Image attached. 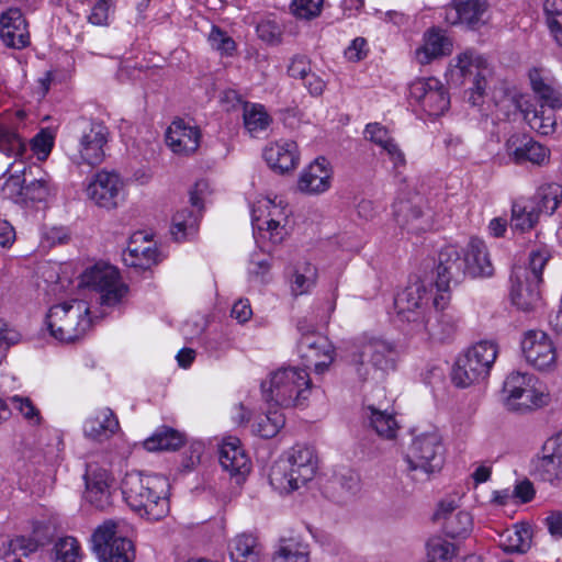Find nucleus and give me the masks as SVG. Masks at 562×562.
Masks as SVG:
<instances>
[{
    "mask_svg": "<svg viewBox=\"0 0 562 562\" xmlns=\"http://www.w3.org/2000/svg\"><path fill=\"white\" fill-rule=\"evenodd\" d=\"M396 346L380 336L363 334L355 339L347 362L360 382H379L395 369Z\"/></svg>",
    "mask_w": 562,
    "mask_h": 562,
    "instance_id": "f257e3e1",
    "label": "nucleus"
},
{
    "mask_svg": "<svg viewBox=\"0 0 562 562\" xmlns=\"http://www.w3.org/2000/svg\"><path fill=\"white\" fill-rule=\"evenodd\" d=\"M529 80L537 100L522 95L517 100V108L532 130L541 135H550L555 131L554 111L562 108V93L553 87L552 80L541 69H531Z\"/></svg>",
    "mask_w": 562,
    "mask_h": 562,
    "instance_id": "f03ea898",
    "label": "nucleus"
},
{
    "mask_svg": "<svg viewBox=\"0 0 562 562\" xmlns=\"http://www.w3.org/2000/svg\"><path fill=\"white\" fill-rule=\"evenodd\" d=\"M168 481L160 475L126 473L122 480V494L126 504L147 520H159L169 512Z\"/></svg>",
    "mask_w": 562,
    "mask_h": 562,
    "instance_id": "7ed1b4c3",
    "label": "nucleus"
},
{
    "mask_svg": "<svg viewBox=\"0 0 562 562\" xmlns=\"http://www.w3.org/2000/svg\"><path fill=\"white\" fill-rule=\"evenodd\" d=\"M549 258L550 254L546 248H537L532 249L529 254L528 267H514L510 277V297L513 304L518 310L531 312L541 306L540 284L542 282V270Z\"/></svg>",
    "mask_w": 562,
    "mask_h": 562,
    "instance_id": "20e7f679",
    "label": "nucleus"
},
{
    "mask_svg": "<svg viewBox=\"0 0 562 562\" xmlns=\"http://www.w3.org/2000/svg\"><path fill=\"white\" fill-rule=\"evenodd\" d=\"M316 469L314 450L296 445L288 451L285 459L273 464L269 474L270 484L281 493H290L310 482Z\"/></svg>",
    "mask_w": 562,
    "mask_h": 562,
    "instance_id": "39448f33",
    "label": "nucleus"
},
{
    "mask_svg": "<svg viewBox=\"0 0 562 562\" xmlns=\"http://www.w3.org/2000/svg\"><path fill=\"white\" fill-rule=\"evenodd\" d=\"M261 391L268 403L281 407L299 406L311 394V379L303 369L282 367L271 372L269 379L261 383Z\"/></svg>",
    "mask_w": 562,
    "mask_h": 562,
    "instance_id": "423d86ee",
    "label": "nucleus"
},
{
    "mask_svg": "<svg viewBox=\"0 0 562 562\" xmlns=\"http://www.w3.org/2000/svg\"><path fill=\"white\" fill-rule=\"evenodd\" d=\"M52 337L60 342H72L91 327L90 307L86 301L70 300L53 305L45 319Z\"/></svg>",
    "mask_w": 562,
    "mask_h": 562,
    "instance_id": "0eeeda50",
    "label": "nucleus"
},
{
    "mask_svg": "<svg viewBox=\"0 0 562 562\" xmlns=\"http://www.w3.org/2000/svg\"><path fill=\"white\" fill-rule=\"evenodd\" d=\"M443 452L441 437L437 430L417 435L405 457L411 479L418 483L429 481L442 469Z\"/></svg>",
    "mask_w": 562,
    "mask_h": 562,
    "instance_id": "6e6552de",
    "label": "nucleus"
},
{
    "mask_svg": "<svg viewBox=\"0 0 562 562\" xmlns=\"http://www.w3.org/2000/svg\"><path fill=\"white\" fill-rule=\"evenodd\" d=\"M498 353L497 345L483 340L472 346L460 357L452 370V381L457 386L468 387L484 381L492 369Z\"/></svg>",
    "mask_w": 562,
    "mask_h": 562,
    "instance_id": "1a4fd4ad",
    "label": "nucleus"
},
{
    "mask_svg": "<svg viewBox=\"0 0 562 562\" xmlns=\"http://www.w3.org/2000/svg\"><path fill=\"white\" fill-rule=\"evenodd\" d=\"M297 352L305 367H314L317 374H323L334 361L335 348L327 337L316 333L305 319L299 321Z\"/></svg>",
    "mask_w": 562,
    "mask_h": 562,
    "instance_id": "9d476101",
    "label": "nucleus"
},
{
    "mask_svg": "<svg viewBox=\"0 0 562 562\" xmlns=\"http://www.w3.org/2000/svg\"><path fill=\"white\" fill-rule=\"evenodd\" d=\"M82 285L100 294L102 305L114 306L121 302L127 288L121 281L119 270L110 265H95L81 276Z\"/></svg>",
    "mask_w": 562,
    "mask_h": 562,
    "instance_id": "9b49d317",
    "label": "nucleus"
},
{
    "mask_svg": "<svg viewBox=\"0 0 562 562\" xmlns=\"http://www.w3.org/2000/svg\"><path fill=\"white\" fill-rule=\"evenodd\" d=\"M92 542L100 562H133L135 558L132 541L117 535L113 521L99 526L92 535Z\"/></svg>",
    "mask_w": 562,
    "mask_h": 562,
    "instance_id": "f8f14e48",
    "label": "nucleus"
},
{
    "mask_svg": "<svg viewBox=\"0 0 562 562\" xmlns=\"http://www.w3.org/2000/svg\"><path fill=\"white\" fill-rule=\"evenodd\" d=\"M109 135V130L103 123L90 122L82 128L76 148L69 153L70 160L76 165H100L105 157L104 148Z\"/></svg>",
    "mask_w": 562,
    "mask_h": 562,
    "instance_id": "ddd939ff",
    "label": "nucleus"
},
{
    "mask_svg": "<svg viewBox=\"0 0 562 562\" xmlns=\"http://www.w3.org/2000/svg\"><path fill=\"white\" fill-rule=\"evenodd\" d=\"M409 98L414 100L429 116L443 114L450 98L445 86L434 77L419 78L409 85Z\"/></svg>",
    "mask_w": 562,
    "mask_h": 562,
    "instance_id": "4468645a",
    "label": "nucleus"
},
{
    "mask_svg": "<svg viewBox=\"0 0 562 562\" xmlns=\"http://www.w3.org/2000/svg\"><path fill=\"white\" fill-rule=\"evenodd\" d=\"M431 293L426 285L416 281L406 286L394 299V306L398 317L418 327L425 319Z\"/></svg>",
    "mask_w": 562,
    "mask_h": 562,
    "instance_id": "2eb2a0df",
    "label": "nucleus"
},
{
    "mask_svg": "<svg viewBox=\"0 0 562 562\" xmlns=\"http://www.w3.org/2000/svg\"><path fill=\"white\" fill-rule=\"evenodd\" d=\"M87 194L100 207L115 209L124 199V182L119 173L101 170L89 182Z\"/></svg>",
    "mask_w": 562,
    "mask_h": 562,
    "instance_id": "dca6fc26",
    "label": "nucleus"
},
{
    "mask_svg": "<svg viewBox=\"0 0 562 562\" xmlns=\"http://www.w3.org/2000/svg\"><path fill=\"white\" fill-rule=\"evenodd\" d=\"M484 64L485 59L472 52H464L456 58L453 74L472 83L469 95V102L472 105H479L486 89L485 76L488 69Z\"/></svg>",
    "mask_w": 562,
    "mask_h": 562,
    "instance_id": "f3484780",
    "label": "nucleus"
},
{
    "mask_svg": "<svg viewBox=\"0 0 562 562\" xmlns=\"http://www.w3.org/2000/svg\"><path fill=\"white\" fill-rule=\"evenodd\" d=\"M521 349L527 362L538 370H550L555 366V347L544 331H527L521 341Z\"/></svg>",
    "mask_w": 562,
    "mask_h": 562,
    "instance_id": "a211bd4d",
    "label": "nucleus"
},
{
    "mask_svg": "<svg viewBox=\"0 0 562 562\" xmlns=\"http://www.w3.org/2000/svg\"><path fill=\"white\" fill-rule=\"evenodd\" d=\"M7 172L10 173L7 187L15 189L23 201L43 202L49 196L50 187L45 179L34 178L26 183L32 169L27 170L24 162L14 161L8 167Z\"/></svg>",
    "mask_w": 562,
    "mask_h": 562,
    "instance_id": "6ab92c4d",
    "label": "nucleus"
},
{
    "mask_svg": "<svg viewBox=\"0 0 562 562\" xmlns=\"http://www.w3.org/2000/svg\"><path fill=\"white\" fill-rule=\"evenodd\" d=\"M487 0H452L446 8L445 19L451 25L463 24L477 30L487 21Z\"/></svg>",
    "mask_w": 562,
    "mask_h": 562,
    "instance_id": "aec40b11",
    "label": "nucleus"
},
{
    "mask_svg": "<svg viewBox=\"0 0 562 562\" xmlns=\"http://www.w3.org/2000/svg\"><path fill=\"white\" fill-rule=\"evenodd\" d=\"M467 276L463 254L457 246L448 245L438 255L437 289L446 291L451 282L459 283Z\"/></svg>",
    "mask_w": 562,
    "mask_h": 562,
    "instance_id": "412c9836",
    "label": "nucleus"
},
{
    "mask_svg": "<svg viewBox=\"0 0 562 562\" xmlns=\"http://www.w3.org/2000/svg\"><path fill=\"white\" fill-rule=\"evenodd\" d=\"M505 151L515 164L529 161L543 165L549 159V149L525 134H513L505 143Z\"/></svg>",
    "mask_w": 562,
    "mask_h": 562,
    "instance_id": "4be33fe9",
    "label": "nucleus"
},
{
    "mask_svg": "<svg viewBox=\"0 0 562 562\" xmlns=\"http://www.w3.org/2000/svg\"><path fill=\"white\" fill-rule=\"evenodd\" d=\"M331 165L326 158L318 157L301 171L297 189L305 194H322L331 187Z\"/></svg>",
    "mask_w": 562,
    "mask_h": 562,
    "instance_id": "5701e85b",
    "label": "nucleus"
},
{
    "mask_svg": "<svg viewBox=\"0 0 562 562\" xmlns=\"http://www.w3.org/2000/svg\"><path fill=\"white\" fill-rule=\"evenodd\" d=\"M85 498L97 509L103 510L111 505L112 477L108 470L89 464L85 474Z\"/></svg>",
    "mask_w": 562,
    "mask_h": 562,
    "instance_id": "b1692460",
    "label": "nucleus"
},
{
    "mask_svg": "<svg viewBox=\"0 0 562 562\" xmlns=\"http://www.w3.org/2000/svg\"><path fill=\"white\" fill-rule=\"evenodd\" d=\"M201 132L182 119L175 120L166 132V142L177 155L189 156L200 146Z\"/></svg>",
    "mask_w": 562,
    "mask_h": 562,
    "instance_id": "393cba45",
    "label": "nucleus"
},
{
    "mask_svg": "<svg viewBox=\"0 0 562 562\" xmlns=\"http://www.w3.org/2000/svg\"><path fill=\"white\" fill-rule=\"evenodd\" d=\"M218 460L224 471L231 476L244 479L251 469L250 460L237 437H226L218 449Z\"/></svg>",
    "mask_w": 562,
    "mask_h": 562,
    "instance_id": "a878e982",
    "label": "nucleus"
},
{
    "mask_svg": "<svg viewBox=\"0 0 562 562\" xmlns=\"http://www.w3.org/2000/svg\"><path fill=\"white\" fill-rule=\"evenodd\" d=\"M25 116L23 110H18L9 114L5 121L0 122V151L7 156L19 157L26 150L25 139L20 135Z\"/></svg>",
    "mask_w": 562,
    "mask_h": 562,
    "instance_id": "bb28decb",
    "label": "nucleus"
},
{
    "mask_svg": "<svg viewBox=\"0 0 562 562\" xmlns=\"http://www.w3.org/2000/svg\"><path fill=\"white\" fill-rule=\"evenodd\" d=\"M263 158L273 171L281 175L288 173L300 162L297 144L294 140L280 139L265 148Z\"/></svg>",
    "mask_w": 562,
    "mask_h": 562,
    "instance_id": "cd10ccee",
    "label": "nucleus"
},
{
    "mask_svg": "<svg viewBox=\"0 0 562 562\" xmlns=\"http://www.w3.org/2000/svg\"><path fill=\"white\" fill-rule=\"evenodd\" d=\"M157 247L142 232L134 233L123 252V261L128 267L148 269L158 262Z\"/></svg>",
    "mask_w": 562,
    "mask_h": 562,
    "instance_id": "c85d7f7f",
    "label": "nucleus"
},
{
    "mask_svg": "<svg viewBox=\"0 0 562 562\" xmlns=\"http://www.w3.org/2000/svg\"><path fill=\"white\" fill-rule=\"evenodd\" d=\"M0 37L12 48L20 49L29 44L27 24L20 9L11 8L1 14Z\"/></svg>",
    "mask_w": 562,
    "mask_h": 562,
    "instance_id": "c756f323",
    "label": "nucleus"
},
{
    "mask_svg": "<svg viewBox=\"0 0 562 562\" xmlns=\"http://www.w3.org/2000/svg\"><path fill=\"white\" fill-rule=\"evenodd\" d=\"M459 319L451 311H434L426 316L417 330H424L429 339L438 342H447L454 338Z\"/></svg>",
    "mask_w": 562,
    "mask_h": 562,
    "instance_id": "7c9ffc66",
    "label": "nucleus"
},
{
    "mask_svg": "<svg viewBox=\"0 0 562 562\" xmlns=\"http://www.w3.org/2000/svg\"><path fill=\"white\" fill-rule=\"evenodd\" d=\"M120 429L116 415L109 407H101L93 411L83 423L86 437L97 441H104L111 438Z\"/></svg>",
    "mask_w": 562,
    "mask_h": 562,
    "instance_id": "2f4dec72",
    "label": "nucleus"
},
{
    "mask_svg": "<svg viewBox=\"0 0 562 562\" xmlns=\"http://www.w3.org/2000/svg\"><path fill=\"white\" fill-rule=\"evenodd\" d=\"M394 220L400 228L407 233L419 234L428 228L422 206L415 200L398 199L393 204Z\"/></svg>",
    "mask_w": 562,
    "mask_h": 562,
    "instance_id": "473e14b6",
    "label": "nucleus"
},
{
    "mask_svg": "<svg viewBox=\"0 0 562 562\" xmlns=\"http://www.w3.org/2000/svg\"><path fill=\"white\" fill-rule=\"evenodd\" d=\"M191 207H183L172 216L170 233L175 240H184L193 235L198 227L201 216V200L195 193L190 196Z\"/></svg>",
    "mask_w": 562,
    "mask_h": 562,
    "instance_id": "72a5a7b5",
    "label": "nucleus"
},
{
    "mask_svg": "<svg viewBox=\"0 0 562 562\" xmlns=\"http://www.w3.org/2000/svg\"><path fill=\"white\" fill-rule=\"evenodd\" d=\"M277 206L269 199L259 201L257 206L252 209V227L254 231H262L266 225V234L272 244H279L285 236L284 227L273 217Z\"/></svg>",
    "mask_w": 562,
    "mask_h": 562,
    "instance_id": "f704fd0d",
    "label": "nucleus"
},
{
    "mask_svg": "<svg viewBox=\"0 0 562 562\" xmlns=\"http://www.w3.org/2000/svg\"><path fill=\"white\" fill-rule=\"evenodd\" d=\"M451 49L452 43L445 32L432 27L424 34V44L416 49L415 57L419 64L426 65L436 58L449 55Z\"/></svg>",
    "mask_w": 562,
    "mask_h": 562,
    "instance_id": "c9c22d12",
    "label": "nucleus"
},
{
    "mask_svg": "<svg viewBox=\"0 0 562 562\" xmlns=\"http://www.w3.org/2000/svg\"><path fill=\"white\" fill-rule=\"evenodd\" d=\"M463 261L467 263V274L475 277H490L493 266L487 248L483 240L472 238L463 252Z\"/></svg>",
    "mask_w": 562,
    "mask_h": 562,
    "instance_id": "e433bc0d",
    "label": "nucleus"
},
{
    "mask_svg": "<svg viewBox=\"0 0 562 562\" xmlns=\"http://www.w3.org/2000/svg\"><path fill=\"white\" fill-rule=\"evenodd\" d=\"M317 279V268L308 261H299L288 271V282L293 296L311 293L316 286Z\"/></svg>",
    "mask_w": 562,
    "mask_h": 562,
    "instance_id": "4c0bfd02",
    "label": "nucleus"
},
{
    "mask_svg": "<svg viewBox=\"0 0 562 562\" xmlns=\"http://www.w3.org/2000/svg\"><path fill=\"white\" fill-rule=\"evenodd\" d=\"M232 562H259L262 547L257 537L251 533H240L228 544Z\"/></svg>",
    "mask_w": 562,
    "mask_h": 562,
    "instance_id": "58836bf2",
    "label": "nucleus"
},
{
    "mask_svg": "<svg viewBox=\"0 0 562 562\" xmlns=\"http://www.w3.org/2000/svg\"><path fill=\"white\" fill-rule=\"evenodd\" d=\"M308 546L300 537H283L279 541L272 562H308Z\"/></svg>",
    "mask_w": 562,
    "mask_h": 562,
    "instance_id": "ea45409f",
    "label": "nucleus"
},
{
    "mask_svg": "<svg viewBox=\"0 0 562 562\" xmlns=\"http://www.w3.org/2000/svg\"><path fill=\"white\" fill-rule=\"evenodd\" d=\"M184 443V436L180 431L161 426L144 441V448L147 451L177 450Z\"/></svg>",
    "mask_w": 562,
    "mask_h": 562,
    "instance_id": "a19ab883",
    "label": "nucleus"
},
{
    "mask_svg": "<svg viewBox=\"0 0 562 562\" xmlns=\"http://www.w3.org/2000/svg\"><path fill=\"white\" fill-rule=\"evenodd\" d=\"M532 532L528 524H517L501 537L499 547L508 553H525L531 547Z\"/></svg>",
    "mask_w": 562,
    "mask_h": 562,
    "instance_id": "79ce46f5",
    "label": "nucleus"
},
{
    "mask_svg": "<svg viewBox=\"0 0 562 562\" xmlns=\"http://www.w3.org/2000/svg\"><path fill=\"white\" fill-rule=\"evenodd\" d=\"M243 117L245 128L252 137L266 132L272 121L265 106L258 103H246Z\"/></svg>",
    "mask_w": 562,
    "mask_h": 562,
    "instance_id": "37998d69",
    "label": "nucleus"
},
{
    "mask_svg": "<svg viewBox=\"0 0 562 562\" xmlns=\"http://www.w3.org/2000/svg\"><path fill=\"white\" fill-rule=\"evenodd\" d=\"M537 205L527 200H519L513 203L512 206V228L525 232L535 227L539 220Z\"/></svg>",
    "mask_w": 562,
    "mask_h": 562,
    "instance_id": "c03bdc74",
    "label": "nucleus"
},
{
    "mask_svg": "<svg viewBox=\"0 0 562 562\" xmlns=\"http://www.w3.org/2000/svg\"><path fill=\"white\" fill-rule=\"evenodd\" d=\"M562 200V186L558 183L542 184L535 194L533 199L527 200L537 205L539 214L551 215L555 212Z\"/></svg>",
    "mask_w": 562,
    "mask_h": 562,
    "instance_id": "a18cd8bd",
    "label": "nucleus"
},
{
    "mask_svg": "<svg viewBox=\"0 0 562 562\" xmlns=\"http://www.w3.org/2000/svg\"><path fill=\"white\" fill-rule=\"evenodd\" d=\"M366 411L370 426L379 436L386 439H392L396 436L398 426L393 414L375 408L372 405H369Z\"/></svg>",
    "mask_w": 562,
    "mask_h": 562,
    "instance_id": "49530a36",
    "label": "nucleus"
},
{
    "mask_svg": "<svg viewBox=\"0 0 562 562\" xmlns=\"http://www.w3.org/2000/svg\"><path fill=\"white\" fill-rule=\"evenodd\" d=\"M81 548L76 538L66 536L55 541L52 562H81Z\"/></svg>",
    "mask_w": 562,
    "mask_h": 562,
    "instance_id": "de8ad7c7",
    "label": "nucleus"
},
{
    "mask_svg": "<svg viewBox=\"0 0 562 562\" xmlns=\"http://www.w3.org/2000/svg\"><path fill=\"white\" fill-rule=\"evenodd\" d=\"M285 419L279 411H269L260 415L252 424V432L261 438H272L284 426Z\"/></svg>",
    "mask_w": 562,
    "mask_h": 562,
    "instance_id": "09e8293b",
    "label": "nucleus"
},
{
    "mask_svg": "<svg viewBox=\"0 0 562 562\" xmlns=\"http://www.w3.org/2000/svg\"><path fill=\"white\" fill-rule=\"evenodd\" d=\"M547 397L543 392L538 391L532 384L514 401H509L505 405L509 411L524 413L546 405Z\"/></svg>",
    "mask_w": 562,
    "mask_h": 562,
    "instance_id": "8fccbe9b",
    "label": "nucleus"
},
{
    "mask_svg": "<svg viewBox=\"0 0 562 562\" xmlns=\"http://www.w3.org/2000/svg\"><path fill=\"white\" fill-rule=\"evenodd\" d=\"M533 474L544 482H553L562 477V460L540 453L532 460Z\"/></svg>",
    "mask_w": 562,
    "mask_h": 562,
    "instance_id": "3c124183",
    "label": "nucleus"
},
{
    "mask_svg": "<svg viewBox=\"0 0 562 562\" xmlns=\"http://www.w3.org/2000/svg\"><path fill=\"white\" fill-rule=\"evenodd\" d=\"M543 11L550 35L562 47V0H546Z\"/></svg>",
    "mask_w": 562,
    "mask_h": 562,
    "instance_id": "603ef678",
    "label": "nucleus"
},
{
    "mask_svg": "<svg viewBox=\"0 0 562 562\" xmlns=\"http://www.w3.org/2000/svg\"><path fill=\"white\" fill-rule=\"evenodd\" d=\"M441 526L450 538L467 537L472 530V517L465 510H458L454 515L448 516Z\"/></svg>",
    "mask_w": 562,
    "mask_h": 562,
    "instance_id": "864d4df0",
    "label": "nucleus"
},
{
    "mask_svg": "<svg viewBox=\"0 0 562 562\" xmlns=\"http://www.w3.org/2000/svg\"><path fill=\"white\" fill-rule=\"evenodd\" d=\"M535 382L531 374L521 372H512L504 381L503 392L506 394L505 404L514 401L519 394L528 390Z\"/></svg>",
    "mask_w": 562,
    "mask_h": 562,
    "instance_id": "5fc2aeb1",
    "label": "nucleus"
},
{
    "mask_svg": "<svg viewBox=\"0 0 562 562\" xmlns=\"http://www.w3.org/2000/svg\"><path fill=\"white\" fill-rule=\"evenodd\" d=\"M426 548L427 562H451L457 553L456 546L440 537L430 539Z\"/></svg>",
    "mask_w": 562,
    "mask_h": 562,
    "instance_id": "6e6d98bb",
    "label": "nucleus"
},
{
    "mask_svg": "<svg viewBox=\"0 0 562 562\" xmlns=\"http://www.w3.org/2000/svg\"><path fill=\"white\" fill-rule=\"evenodd\" d=\"M44 541L35 537L18 536L8 541V551L21 557H27L37 551Z\"/></svg>",
    "mask_w": 562,
    "mask_h": 562,
    "instance_id": "4d7b16f0",
    "label": "nucleus"
},
{
    "mask_svg": "<svg viewBox=\"0 0 562 562\" xmlns=\"http://www.w3.org/2000/svg\"><path fill=\"white\" fill-rule=\"evenodd\" d=\"M209 42L212 48L216 49L222 55L232 56L236 49L235 41L217 26L212 27Z\"/></svg>",
    "mask_w": 562,
    "mask_h": 562,
    "instance_id": "13d9d810",
    "label": "nucleus"
},
{
    "mask_svg": "<svg viewBox=\"0 0 562 562\" xmlns=\"http://www.w3.org/2000/svg\"><path fill=\"white\" fill-rule=\"evenodd\" d=\"M323 7V0H292L291 11L300 19L311 20L316 18Z\"/></svg>",
    "mask_w": 562,
    "mask_h": 562,
    "instance_id": "bf43d9fd",
    "label": "nucleus"
},
{
    "mask_svg": "<svg viewBox=\"0 0 562 562\" xmlns=\"http://www.w3.org/2000/svg\"><path fill=\"white\" fill-rule=\"evenodd\" d=\"M258 37L270 45L281 42L282 30L278 23L271 20H262L256 27Z\"/></svg>",
    "mask_w": 562,
    "mask_h": 562,
    "instance_id": "052dcab7",
    "label": "nucleus"
},
{
    "mask_svg": "<svg viewBox=\"0 0 562 562\" xmlns=\"http://www.w3.org/2000/svg\"><path fill=\"white\" fill-rule=\"evenodd\" d=\"M363 134L367 139L379 146L381 150L394 140L389 130L380 123L367 124Z\"/></svg>",
    "mask_w": 562,
    "mask_h": 562,
    "instance_id": "680f3d73",
    "label": "nucleus"
},
{
    "mask_svg": "<svg viewBox=\"0 0 562 562\" xmlns=\"http://www.w3.org/2000/svg\"><path fill=\"white\" fill-rule=\"evenodd\" d=\"M54 145V135L49 130H42L31 140L32 150L40 159H45Z\"/></svg>",
    "mask_w": 562,
    "mask_h": 562,
    "instance_id": "e2e57ef3",
    "label": "nucleus"
},
{
    "mask_svg": "<svg viewBox=\"0 0 562 562\" xmlns=\"http://www.w3.org/2000/svg\"><path fill=\"white\" fill-rule=\"evenodd\" d=\"M311 71L310 60L305 56L293 57L288 67L289 76L301 80L305 79Z\"/></svg>",
    "mask_w": 562,
    "mask_h": 562,
    "instance_id": "0e129e2a",
    "label": "nucleus"
},
{
    "mask_svg": "<svg viewBox=\"0 0 562 562\" xmlns=\"http://www.w3.org/2000/svg\"><path fill=\"white\" fill-rule=\"evenodd\" d=\"M540 453L546 454L547 457L550 456L555 460H562V431L548 438L544 441Z\"/></svg>",
    "mask_w": 562,
    "mask_h": 562,
    "instance_id": "69168bd1",
    "label": "nucleus"
},
{
    "mask_svg": "<svg viewBox=\"0 0 562 562\" xmlns=\"http://www.w3.org/2000/svg\"><path fill=\"white\" fill-rule=\"evenodd\" d=\"M368 44L363 37L355 38L345 50V56L351 61H359L367 56Z\"/></svg>",
    "mask_w": 562,
    "mask_h": 562,
    "instance_id": "338daca9",
    "label": "nucleus"
},
{
    "mask_svg": "<svg viewBox=\"0 0 562 562\" xmlns=\"http://www.w3.org/2000/svg\"><path fill=\"white\" fill-rule=\"evenodd\" d=\"M381 153L387 156L389 160L393 165V168L395 169L404 167L406 165L405 154L401 149L400 145L395 139L389 143V145L384 149H382Z\"/></svg>",
    "mask_w": 562,
    "mask_h": 562,
    "instance_id": "774afa93",
    "label": "nucleus"
}]
</instances>
